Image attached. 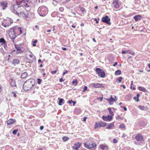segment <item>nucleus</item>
Listing matches in <instances>:
<instances>
[{
    "label": "nucleus",
    "mask_w": 150,
    "mask_h": 150,
    "mask_svg": "<svg viewBox=\"0 0 150 150\" xmlns=\"http://www.w3.org/2000/svg\"><path fill=\"white\" fill-rule=\"evenodd\" d=\"M138 108L139 109L145 111L146 110L148 109V108L147 107H145L143 106L139 105L138 106Z\"/></svg>",
    "instance_id": "393cba45"
},
{
    "label": "nucleus",
    "mask_w": 150,
    "mask_h": 150,
    "mask_svg": "<svg viewBox=\"0 0 150 150\" xmlns=\"http://www.w3.org/2000/svg\"><path fill=\"white\" fill-rule=\"evenodd\" d=\"M102 119L104 121H109L112 119V116L108 115L107 116H103Z\"/></svg>",
    "instance_id": "4468645a"
},
{
    "label": "nucleus",
    "mask_w": 150,
    "mask_h": 150,
    "mask_svg": "<svg viewBox=\"0 0 150 150\" xmlns=\"http://www.w3.org/2000/svg\"><path fill=\"white\" fill-rule=\"evenodd\" d=\"M81 145V144L79 143L75 144L73 146L74 148L76 150H78L79 148L80 147Z\"/></svg>",
    "instance_id": "b1692460"
},
{
    "label": "nucleus",
    "mask_w": 150,
    "mask_h": 150,
    "mask_svg": "<svg viewBox=\"0 0 150 150\" xmlns=\"http://www.w3.org/2000/svg\"><path fill=\"white\" fill-rule=\"evenodd\" d=\"M135 139L138 142L144 141V140L143 136L140 133H138L137 134L135 137Z\"/></svg>",
    "instance_id": "9b49d317"
},
{
    "label": "nucleus",
    "mask_w": 150,
    "mask_h": 150,
    "mask_svg": "<svg viewBox=\"0 0 150 150\" xmlns=\"http://www.w3.org/2000/svg\"><path fill=\"white\" fill-rule=\"evenodd\" d=\"M38 42V40H35L33 42V46L34 47L36 45V43H37Z\"/></svg>",
    "instance_id": "4c0bfd02"
},
{
    "label": "nucleus",
    "mask_w": 150,
    "mask_h": 150,
    "mask_svg": "<svg viewBox=\"0 0 150 150\" xmlns=\"http://www.w3.org/2000/svg\"><path fill=\"white\" fill-rule=\"evenodd\" d=\"M18 7H19V5L17 4H13L11 6L10 10L12 12L15 13L17 12V9Z\"/></svg>",
    "instance_id": "9d476101"
},
{
    "label": "nucleus",
    "mask_w": 150,
    "mask_h": 150,
    "mask_svg": "<svg viewBox=\"0 0 150 150\" xmlns=\"http://www.w3.org/2000/svg\"><path fill=\"white\" fill-rule=\"evenodd\" d=\"M84 146L88 149H90L96 147V145L93 142H91L89 143V142H87L85 144Z\"/></svg>",
    "instance_id": "0eeeda50"
},
{
    "label": "nucleus",
    "mask_w": 150,
    "mask_h": 150,
    "mask_svg": "<svg viewBox=\"0 0 150 150\" xmlns=\"http://www.w3.org/2000/svg\"><path fill=\"white\" fill-rule=\"evenodd\" d=\"M140 96L139 94V93H138L137 94V99L136 100L137 102H138L139 101V98Z\"/></svg>",
    "instance_id": "37998d69"
},
{
    "label": "nucleus",
    "mask_w": 150,
    "mask_h": 150,
    "mask_svg": "<svg viewBox=\"0 0 150 150\" xmlns=\"http://www.w3.org/2000/svg\"><path fill=\"white\" fill-rule=\"evenodd\" d=\"M96 71L98 76L102 78L105 77V74L104 70L99 68H96Z\"/></svg>",
    "instance_id": "423d86ee"
},
{
    "label": "nucleus",
    "mask_w": 150,
    "mask_h": 150,
    "mask_svg": "<svg viewBox=\"0 0 150 150\" xmlns=\"http://www.w3.org/2000/svg\"><path fill=\"white\" fill-rule=\"evenodd\" d=\"M44 128V127L43 126H41L40 127V129L42 130Z\"/></svg>",
    "instance_id": "4d7b16f0"
},
{
    "label": "nucleus",
    "mask_w": 150,
    "mask_h": 150,
    "mask_svg": "<svg viewBox=\"0 0 150 150\" xmlns=\"http://www.w3.org/2000/svg\"><path fill=\"white\" fill-rule=\"evenodd\" d=\"M109 114L110 115V116H113L114 115L113 112L112 111H111L109 112Z\"/></svg>",
    "instance_id": "864d4df0"
},
{
    "label": "nucleus",
    "mask_w": 150,
    "mask_h": 150,
    "mask_svg": "<svg viewBox=\"0 0 150 150\" xmlns=\"http://www.w3.org/2000/svg\"><path fill=\"white\" fill-rule=\"evenodd\" d=\"M69 139V138L66 137H64L62 138V139L64 142H66Z\"/></svg>",
    "instance_id": "f704fd0d"
},
{
    "label": "nucleus",
    "mask_w": 150,
    "mask_h": 150,
    "mask_svg": "<svg viewBox=\"0 0 150 150\" xmlns=\"http://www.w3.org/2000/svg\"><path fill=\"white\" fill-rule=\"evenodd\" d=\"M68 72V71L67 70H66L63 73V75H64V74H66Z\"/></svg>",
    "instance_id": "bf43d9fd"
},
{
    "label": "nucleus",
    "mask_w": 150,
    "mask_h": 150,
    "mask_svg": "<svg viewBox=\"0 0 150 150\" xmlns=\"http://www.w3.org/2000/svg\"><path fill=\"white\" fill-rule=\"evenodd\" d=\"M1 25L2 26H3L4 27L6 28L7 27V24L6 23V24H4V23H1Z\"/></svg>",
    "instance_id": "49530a36"
},
{
    "label": "nucleus",
    "mask_w": 150,
    "mask_h": 150,
    "mask_svg": "<svg viewBox=\"0 0 150 150\" xmlns=\"http://www.w3.org/2000/svg\"><path fill=\"white\" fill-rule=\"evenodd\" d=\"M122 54H124L127 53L131 54L134 55L135 54L134 52H132L131 51L129 50H125L122 51Z\"/></svg>",
    "instance_id": "a211bd4d"
},
{
    "label": "nucleus",
    "mask_w": 150,
    "mask_h": 150,
    "mask_svg": "<svg viewBox=\"0 0 150 150\" xmlns=\"http://www.w3.org/2000/svg\"><path fill=\"white\" fill-rule=\"evenodd\" d=\"M116 119L119 120L120 119H121V120H122L123 119V118H121L120 115H118L116 117Z\"/></svg>",
    "instance_id": "a19ab883"
},
{
    "label": "nucleus",
    "mask_w": 150,
    "mask_h": 150,
    "mask_svg": "<svg viewBox=\"0 0 150 150\" xmlns=\"http://www.w3.org/2000/svg\"><path fill=\"white\" fill-rule=\"evenodd\" d=\"M0 43H1L2 45H3V44H4L6 43V42L4 38H1L0 39Z\"/></svg>",
    "instance_id": "c756f323"
},
{
    "label": "nucleus",
    "mask_w": 150,
    "mask_h": 150,
    "mask_svg": "<svg viewBox=\"0 0 150 150\" xmlns=\"http://www.w3.org/2000/svg\"><path fill=\"white\" fill-rule=\"evenodd\" d=\"M106 99L108 101V103H110V104H112L110 103L111 102H114L115 101V100L114 99V98L112 97V96H111L110 98H107Z\"/></svg>",
    "instance_id": "5701e85b"
},
{
    "label": "nucleus",
    "mask_w": 150,
    "mask_h": 150,
    "mask_svg": "<svg viewBox=\"0 0 150 150\" xmlns=\"http://www.w3.org/2000/svg\"><path fill=\"white\" fill-rule=\"evenodd\" d=\"M10 85L12 87L16 86L15 80L12 79H11V81L10 83Z\"/></svg>",
    "instance_id": "a878e982"
},
{
    "label": "nucleus",
    "mask_w": 150,
    "mask_h": 150,
    "mask_svg": "<svg viewBox=\"0 0 150 150\" xmlns=\"http://www.w3.org/2000/svg\"><path fill=\"white\" fill-rule=\"evenodd\" d=\"M142 18V16L139 15L135 16L133 17V18L136 21H137L139 20H140Z\"/></svg>",
    "instance_id": "aec40b11"
},
{
    "label": "nucleus",
    "mask_w": 150,
    "mask_h": 150,
    "mask_svg": "<svg viewBox=\"0 0 150 150\" xmlns=\"http://www.w3.org/2000/svg\"><path fill=\"white\" fill-rule=\"evenodd\" d=\"M62 49L64 50H67V48L66 47H62Z\"/></svg>",
    "instance_id": "338daca9"
},
{
    "label": "nucleus",
    "mask_w": 150,
    "mask_h": 150,
    "mask_svg": "<svg viewBox=\"0 0 150 150\" xmlns=\"http://www.w3.org/2000/svg\"><path fill=\"white\" fill-rule=\"evenodd\" d=\"M113 142L114 143H116L117 142V141L116 139H114L113 140Z\"/></svg>",
    "instance_id": "8fccbe9b"
},
{
    "label": "nucleus",
    "mask_w": 150,
    "mask_h": 150,
    "mask_svg": "<svg viewBox=\"0 0 150 150\" xmlns=\"http://www.w3.org/2000/svg\"><path fill=\"white\" fill-rule=\"evenodd\" d=\"M122 78L121 77H120L117 79L116 81L118 83H120L121 81L122 80Z\"/></svg>",
    "instance_id": "473e14b6"
},
{
    "label": "nucleus",
    "mask_w": 150,
    "mask_h": 150,
    "mask_svg": "<svg viewBox=\"0 0 150 150\" xmlns=\"http://www.w3.org/2000/svg\"><path fill=\"white\" fill-rule=\"evenodd\" d=\"M38 11L40 15L42 16H45L48 12L47 8L44 6L39 7L38 9Z\"/></svg>",
    "instance_id": "7ed1b4c3"
},
{
    "label": "nucleus",
    "mask_w": 150,
    "mask_h": 150,
    "mask_svg": "<svg viewBox=\"0 0 150 150\" xmlns=\"http://www.w3.org/2000/svg\"><path fill=\"white\" fill-rule=\"evenodd\" d=\"M16 121V120L15 119H10L8 120L7 124L8 125H10L14 123Z\"/></svg>",
    "instance_id": "6ab92c4d"
},
{
    "label": "nucleus",
    "mask_w": 150,
    "mask_h": 150,
    "mask_svg": "<svg viewBox=\"0 0 150 150\" xmlns=\"http://www.w3.org/2000/svg\"><path fill=\"white\" fill-rule=\"evenodd\" d=\"M27 75V72H25L21 74V77L22 78H24L26 77Z\"/></svg>",
    "instance_id": "c85d7f7f"
},
{
    "label": "nucleus",
    "mask_w": 150,
    "mask_h": 150,
    "mask_svg": "<svg viewBox=\"0 0 150 150\" xmlns=\"http://www.w3.org/2000/svg\"><path fill=\"white\" fill-rule=\"evenodd\" d=\"M21 2L22 4L21 6H23V8L24 7L26 8L25 11H27V10H29V8L31 6V3L28 0H24Z\"/></svg>",
    "instance_id": "20e7f679"
},
{
    "label": "nucleus",
    "mask_w": 150,
    "mask_h": 150,
    "mask_svg": "<svg viewBox=\"0 0 150 150\" xmlns=\"http://www.w3.org/2000/svg\"><path fill=\"white\" fill-rule=\"evenodd\" d=\"M0 5L3 8V9L4 10L7 7L8 3L6 1H3L0 3Z\"/></svg>",
    "instance_id": "f3484780"
},
{
    "label": "nucleus",
    "mask_w": 150,
    "mask_h": 150,
    "mask_svg": "<svg viewBox=\"0 0 150 150\" xmlns=\"http://www.w3.org/2000/svg\"><path fill=\"white\" fill-rule=\"evenodd\" d=\"M27 13V11H25L24 8L23 6L19 5V7L17 9V12L15 14L19 17L22 16L27 18L28 17Z\"/></svg>",
    "instance_id": "f03ea898"
},
{
    "label": "nucleus",
    "mask_w": 150,
    "mask_h": 150,
    "mask_svg": "<svg viewBox=\"0 0 150 150\" xmlns=\"http://www.w3.org/2000/svg\"><path fill=\"white\" fill-rule=\"evenodd\" d=\"M110 18L107 16H106L102 18V22L106 23L109 25L111 24V23L110 22Z\"/></svg>",
    "instance_id": "f8f14e48"
},
{
    "label": "nucleus",
    "mask_w": 150,
    "mask_h": 150,
    "mask_svg": "<svg viewBox=\"0 0 150 150\" xmlns=\"http://www.w3.org/2000/svg\"><path fill=\"white\" fill-rule=\"evenodd\" d=\"M20 60L17 59H13L12 62V63L14 66H16V64L20 63Z\"/></svg>",
    "instance_id": "412c9836"
},
{
    "label": "nucleus",
    "mask_w": 150,
    "mask_h": 150,
    "mask_svg": "<svg viewBox=\"0 0 150 150\" xmlns=\"http://www.w3.org/2000/svg\"><path fill=\"white\" fill-rule=\"evenodd\" d=\"M106 123L102 121H99L98 122H96L95 125V129H97L99 127H104L106 125Z\"/></svg>",
    "instance_id": "6e6552de"
},
{
    "label": "nucleus",
    "mask_w": 150,
    "mask_h": 150,
    "mask_svg": "<svg viewBox=\"0 0 150 150\" xmlns=\"http://www.w3.org/2000/svg\"><path fill=\"white\" fill-rule=\"evenodd\" d=\"M121 71L118 69L115 71V74L116 75H120L121 74Z\"/></svg>",
    "instance_id": "7c9ffc66"
},
{
    "label": "nucleus",
    "mask_w": 150,
    "mask_h": 150,
    "mask_svg": "<svg viewBox=\"0 0 150 150\" xmlns=\"http://www.w3.org/2000/svg\"><path fill=\"white\" fill-rule=\"evenodd\" d=\"M57 72V70L52 71H51L52 74H54L56 73Z\"/></svg>",
    "instance_id": "603ef678"
},
{
    "label": "nucleus",
    "mask_w": 150,
    "mask_h": 150,
    "mask_svg": "<svg viewBox=\"0 0 150 150\" xmlns=\"http://www.w3.org/2000/svg\"><path fill=\"white\" fill-rule=\"evenodd\" d=\"M3 45H4V49L6 50H7V45H6V43H5V44H3Z\"/></svg>",
    "instance_id": "09e8293b"
},
{
    "label": "nucleus",
    "mask_w": 150,
    "mask_h": 150,
    "mask_svg": "<svg viewBox=\"0 0 150 150\" xmlns=\"http://www.w3.org/2000/svg\"><path fill=\"white\" fill-rule=\"evenodd\" d=\"M72 100H70L69 101L68 103L69 104H71L72 103Z\"/></svg>",
    "instance_id": "680f3d73"
},
{
    "label": "nucleus",
    "mask_w": 150,
    "mask_h": 150,
    "mask_svg": "<svg viewBox=\"0 0 150 150\" xmlns=\"http://www.w3.org/2000/svg\"><path fill=\"white\" fill-rule=\"evenodd\" d=\"M125 127V125L124 124H122L120 125L119 127L121 129H123Z\"/></svg>",
    "instance_id": "c9c22d12"
},
{
    "label": "nucleus",
    "mask_w": 150,
    "mask_h": 150,
    "mask_svg": "<svg viewBox=\"0 0 150 150\" xmlns=\"http://www.w3.org/2000/svg\"><path fill=\"white\" fill-rule=\"evenodd\" d=\"M12 94H13V96L14 97H16L17 95L14 92H12Z\"/></svg>",
    "instance_id": "3c124183"
},
{
    "label": "nucleus",
    "mask_w": 150,
    "mask_h": 150,
    "mask_svg": "<svg viewBox=\"0 0 150 150\" xmlns=\"http://www.w3.org/2000/svg\"><path fill=\"white\" fill-rule=\"evenodd\" d=\"M113 4L114 7L116 9H118L120 7L118 0H114L113 2Z\"/></svg>",
    "instance_id": "2eb2a0df"
},
{
    "label": "nucleus",
    "mask_w": 150,
    "mask_h": 150,
    "mask_svg": "<svg viewBox=\"0 0 150 150\" xmlns=\"http://www.w3.org/2000/svg\"><path fill=\"white\" fill-rule=\"evenodd\" d=\"M99 18L98 19V20H97V19L96 18L94 19V20L96 21V23H98V21L99 20Z\"/></svg>",
    "instance_id": "5fc2aeb1"
},
{
    "label": "nucleus",
    "mask_w": 150,
    "mask_h": 150,
    "mask_svg": "<svg viewBox=\"0 0 150 150\" xmlns=\"http://www.w3.org/2000/svg\"><path fill=\"white\" fill-rule=\"evenodd\" d=\"M87 89V87L86 86H85L83 88V90L82 91L83 92H84Z\"/></svg>",
    "instance_id": "a18cd8bd"
},
{
    "label": "nucleus",
    "mask_w": 150,
    "mask_h": 150,
    "mask_svg": "<svg viewBox=\"0 0 150 150\" xmlns=\"http://www.w3.org/2000/svg\"><path fill=\"white\" fill-rule=\"evenodd\" d=\"M18 131V130L17 129H15L13 131L12 133L14 135H16V133Z\"/></svg>",
    "instance_id": "ea45409f"
},
{
    "label": "nucleus",
    "mask_w": 150,
    "mask_h": 150,
    "mask_svg": "<svg viewBox=\"0 0 150 150\" xmlns=\"http://www.w3.org/2000/svg\"><path fill=\"white\" fill-rule=\"evenodd\" d=\"M139 89L140 91L143 92H146V89L145 88L142 87H139Z\"/></svg>",
    "instance_id": "2f4dec72"
},
{
    "label": "nucleus",
    "mask_w": 150,
    "mask_h": 150,
    "mask_svg": "<svg viewBox=\"0 0 150 150\" xmlns=\"http://www.w3.org/2000/svg\"><path fill=\"white\" fill-rule=\"evenodd\" d=\"M72 103H73V106H74L76 104V102L75 101L72 100Z\"/></svg>",
    "instance_id": "69168bd1"
},
{
    "label": "nucleus",
    "mask_w": 150,
    "mask_h": 150,
    "mask_svg": "<svg viewBox=\"0 0 150 150\" xmlns=\"http://www.w3.org/2000/svg\"><path fill=\"white\" fill-rule=\"evenodd\" d=\"M35 83L34 80L30 79L25 81L23 85V88L24 90L27 91L30 89H32Z\"/></svg>",
    "instance_id": "f257e3e1"
},
{
    "label": "nucleus",
    "mask_w": 150,
    "mask_h": 150,
    "mask_svg": "<svg viewBox=\"0 0 150 150\" xmlns=\"http://www.w3.org/2000/svg\"><path fill=\"white\" fill-rule=\"evenodd\" d=\"M13 28L14 29H11V30L14 31L15 33H16L17 35H19L21 33L22 31L21 28L17 27H13Z\"/></svg>",
    "instance_id": "ddd939ff"
},
{
    "label": "nucleus",
    "mask_w": 150,
    "mask_h": 150,
    "mask_svg": "<svg viewBox=\"0 0 150 150\" xmlns=\"http://www.w3.org/2000/svg\"><path fill=\"white\" fill-rule=\"evenodd\" d=\"M2 86L1 85H0V92L2 91Z\"/></svg>",
    "instance_id": "13d9d810"
},
{
    "label": "nucleus",
    "mask_w": 150,
    "mask_h": 150,
    "mask_svg": "<svg viewBox=\"0 0 150 150\" xmlns=\"http://www.w3.org/2000/svg\"><path fill=\"white\" fill-rule=\"evenodd\" d=\"M72 84L75 86L77 85V82L76 79H74L72 81Z\"/></svg>",
    "instance_id": "72a5a7b5"
},
{
    "label": "nucleus",
    "mask_w": 150,
    "mask_h": 150,
    "mask_svg": "<svg viewBox=\"0 0 150 150\" xmlns=\"http://www.w3.org/2000/svg\"><path fill=\"white\" fill-rule=\"evenodd\" d=\"M90 85L93 88H99L104 87L103 84L98 83H92Z\"/></svg>",
    "instance_id": "1a4fd4ad"
},
{
    "label": "nucleus",
    "mask_w": 150,
    "mask_h": 150,
    "mask_svg": "<svg viewBox=\"0 0 150 150\" xmlns=\"http://www.w3.org/2000/svg\"><path fill=\"white\" fill-rule=\"evenodd\" d=\"M64 8L63 7H61L59 8V11L61 12H62L64 11Z\"/></svg>",
    "instance_id": "58836bf2"
},
{
    "label": "nucleus",
    "mask_w": 150,
    "mask_h": 150,
    "mask_svg": "<svg viewBox=\"0 0 150 150\" xmlns=\"http://www.w3.org/2000/svg\"><path fill=\"white\" fill-rule=\"evenodd\" d=\"M71 0H66L64 2V4H66L69 2Z\"/></svg>",
    "instance_id": "de8ad7c7"
},
{
    "label": "nucleus",
    "mask_w": 150,
    "mask_h": 150,
    "mask_svg": "<svg viewBox=\"0 0 150 150\" xmlns=\"http://www.w3.org/2000/svg\"><path fill=\"white\" fill-rule=\"evenodd\" d=\"M64 80H63V78H61L59 79V81L60 82H62V81H64Z\"/></svg>",
    "instance_id": "6e6d98bb"
},
{
    "label": "nucleus",
    "mask_w": 150,
    "mask_h": 150,
    "mask_svg": "<svg viewBox=\"0 0 150 150\" xmlns=\"http://www.w3.org/2000/svg\"><path fill=\"white\" fill-rule=\"evenodd\" d=\"M79 8H80V10L82 12H83L85 11V9L84 8L81 7H79Z\"/></svg>",
    "instance_id": "79ce46f5"
},
{
    "label": "nucleus",
    "mask_w": 150,
    "mask_h": 150,
    "mask_svg": "<svg viewBox=\"0 0 150 150\" xmlns=\"http://www.w3.org/2000/svg\"><path fill=\"white\" fill-rule=\"evenodd\" d=\"M11 29H14V28H11L10 29L9 32V35L12 41L13 42H14L15 39L17 37V35H16V33H15L14 31H12L11 30Z\"/></svg>",
    "instance_id": "39448f33"
},
{
    "label": "nucleus",
    "mask_w": 150,
    "mask_h": 150,
    "mask_svg": "<svg viewBox=\"0 0 150 150\" xmlns=\"http://www.w3.org/2000/svg\"><path fill=\"white\" fill-rule=\"evenodd\" d=\"M38 80V84H40L42 81V80L40 79H37Z\"/></svg>",
    "instance_id": "c03bdc74"
},
{
    "label": "nucleus",
    "mask_w": 150,
    "mask_h": 150,
    "mask_svg": "<svg viewBox=\"0 0 150 150\" xmlns=\"http://www.w3.org/2000/svg\"><path fill=\"white\" fill-rule=\"evenodd\" d=\"M117 62H116L115 63L113 64V66H115L116 65H117Z\"/></svg>",
    "instance_id": "052dcab7"
},
{
    "label": "nucleus",
    "mask_w": 150,
    "mask_h": 150,
    "mask_svg": "<svg viewBox=\"0 0 150 150\" xmlns=\"http://www.w3.org/2000/svg\"><path fill=\"white\" fill-rule=\"evenodd\" d=\"M87 117H85L83 119V121H84V122H85L86 121V119H87Z\"/></svg>",
    "instance_id": "0e129e2a"
},
{
    "label": "nucleus",
    "mask_w": 150,
    "mask_h": 150,
    "mask_svg": "<svg viewBox=\"0 0 150 150\" xmlns=\"http://www.w3.org/2000/svg\"><path fill=\"white\" fill-rule=\"evenodd\" d=\"M106 146L103 145H100V148L102 150H105V149Z\"/></svg>",
    "instance_id": "e433bc0d"
},
{
    "label": "nucleus",
    "mask_w": 150,
    "mask_h": 150,
    "mask_svg": "<svg viewBox=\"0 0 150 150\" xmlns=\"http://www.w3.org/2000/svg\"><path fill=\"white\" fill-rule=\"evenodd\" d=\"M15 47L16 50V54H18L22 52L23 51L21 50V47L18 45L15 44Z\"/></svg>",
    "instance_id": "dca6fc26"
},
{
    "label": "nucleus",
    "mask_w": 150,
    "mask_h": 150,
    "mask_svg": "<svg viewBox=\"0 0 150 150\" xmlns=\"http://www.w3.org/2000/svg\"><path fill=\"white\" fill-rule=\"evenodd\" d=\"M7 22L6 23L7 27H8L13 23V20L11 18H9L6 21Z\"/></svg>",
    "instance_id": "4be33fe9"
},
{
    "label": "nucleus",
    "mask_w": 150,
    "mask_h": 150,
    "mask_svg": "<svg viewBox=\"0 0 150 150\" xmlns=\"http://www.w3.org/2000/svg\"><path fill=\"white\" fill-rule=\"evenodd\" d=\"M58 99L59 100V105H62L63 104H64V100L63 99L59 98Z\"/></svg>",
    "instance_id": "bb28decb"
},
{
    "label": "nucleus",
    "mask_w": 150,
    "mask_h": 150,
    "mask_svg": "<svg viewBox=\"0 0 150 150\" xmlns=\"http://www.w3.org/2000/svg\"><path fill=\"white\" fill-rule=\"evenodd\" d=\"M120 86L124 88L125 89L126 88V87L124 85H121Z\"/></svg>",
    "instance_id": "e2e57ef3"
},
{
    "label": "nucleus",
    "mask_w": 150,
    "mask_h": 150,
    "mask_svg": "<svg viewBox=\"0 0 150 150\" xmlns=\"http://www.w3.org/2000/svg\"><path fill=\"white\" fill-rule=\"evenodd\" d=\"M108 110L109 112L112 111L111 109L110 108H109L108 109Z\"/></svg>",
    "instance_id": "774afa93"
},
{
    "label": "nucleus",
    "mask_w": 150,
    "mask_h": 150,
    "mask_svg": "<svg viewBox=\"0 0 150 150\" xmlns=\"http://www.w3.org/2000/svg\"><path fill=\"white\" fill-rule=\"evenodd\" d=\"M114 127V123L112 122L110 124L108 125V127H107V129H111L113 127Z\"/></svg>",
    "instance_id": "cd10ccee"
}]
</instances>
